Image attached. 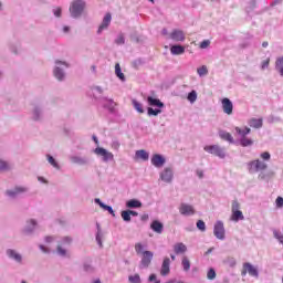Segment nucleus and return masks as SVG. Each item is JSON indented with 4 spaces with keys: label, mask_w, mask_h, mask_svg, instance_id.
<instances>
[{
    "label": "nucleus",
    "mask_w": 283,
    "mask_h": 283,
    "mask_svg": "<svg viewBox=\"0 0 283 283\" xmlns=\"http://www.w3.org/2000/svg\"><path fill=\"white\" fill-rule=\"evenodd\" d=\"M149 282H156L157 280H156V274H150V276H149Z\"/></svg>",
    "instance_id": "obj_57"
},
{
    "label": "nucleus",
    "mask_w": 283,
    "mask_h": 283,
    "mask_svg": "<svg viewBox=\"0 0 283 283\" xmlns=\"http://www.w3.org/2000/svg\"><path fill=\"white\" fill-rule=\"evenodd\" d=\"M95 202H96V205H98L101 208H102V205H105V203H103V201H101L98 198L95 199Z\"/></svg>",
    "instance_id": "obj_59"
},
{
    "label": "nucleus",
    "mask_w": 283,
    "mask_h": 283,
    "mask_svg": "<svg viewBox=\"0 0 283 283\" xmlns=\"http://www.w3.org/2000/svg\"><path fill=\"white\" fill-rule=\"evenodd\" d=\"M237 134H239V136H241V138H247L248 134H251V128L245 127L244 129L240 128V127H235L234 128Z\"/></svg>",
    "instance_id": "obj_25"
},
{
    "label": "nucleus",
    "mask_w": 283,
    "mask_h": 283,
    "mask_svg": "<svg viewBox=\"0 0 283 283\" xmlns=\"http://www.w3.org/2000/svg\"><path fill=\"white\" fill-rule=\"evenodd\" d=\"M170 53L178 56L180 54H185V46L182 45H172L170 48Z\"/></svg>",
    "instance_id": "obj_19"
},
{
    "label": "nucleus",
    "mask_w": 283,
    "mask_h": 283,
    "mask_svg": "<svg viewBox=\"0 0 283 283\" xmlns=\"http://www.w3.org/2000/svg\"><path fill=\"white\" fill-rule=\"evenodd\" d=\"M268 165L266 163L260 160V159H255L252 160L250 163H248V169L250 174H255L258 171H264L268 169Z\"/></svg>",
    "instance_id": "obj_2"
},
{
    "label": "nucleus",
    "mask_w": 283,
    "mask_h": 283,
    "mask_svg": "<svg viewBox=\"0 0 283 283\" xmlns=\"http://www.w3.org/2000/svg\"><path fill=\"white\" fill-rule=\"evenodd\" d=\"M170 39H172V41H185V32H182L181 30H174L170 33Z\"/></svg>",
    "instance_id": "obj_15"
},
{
    "label": "nucleus",
    "mask_w": 283,
    "mask_h": 283,
    "mask_svg": "<svg viewBox=\"0 0 283 283\" xmlns=\"http://www.w3.org/2000/svg\"><path fill=\"white\" fill-rule=\"evenodd\" d=\"M179 212L181 216H193L196 213V210H193V206L187 205V203H181L179 207Z\"/></svg>",
    "instance_id": "obj_10"
},
{
    "label": "nucleus",
    "mask_w": 283,
    "mask_h": 283,
    "mask_svg": "<svg viewBox=\"0 0 283 283\" xmlns=\"http://www.w3.org/2000/svg\"><path fill=\"white\" fill-rule=\"evenodd\" d=\"M84 10H85V1L83 0H74L71 3L70 12H71V15L74 17V19H76V17H81Z\"/></svg>",
    "instance_id": "obj_1"
},
{
    "label": "nucleus",
    "mask_w": 283,
    "mask_h": 283,
    "mask_svg": "<svg viewBox=\"0 0 283 283\" xmlns=\"http://www.w3.org/2000/svg\"><path fill=\"white\" fill-rule=\"evenodd\" d=\"M231 220L233 222H239V220H244V214L240 211V202L238 200L232 201V214Z\"/></svg>",
    "instance_id": "obj_3"
},
{
    "label": "nucleus",
    "mask_w": 283,
    "mask_h": 283,
    "mask_svg": "<svg viewBox=\"0 0 283 283\" xmlns=\"http://www.w3.org/2000/svg\"><path fill=\"white\" fill-rule=\"evenodd\" d=\"M240 145L241 147H251V145H253V139L249 137H241Z\"/></svg>",
    "instance_id": "obj_28"
},
{
    "label": "nucleus",
    "mask_w": 283,
    "mask_h": 283,
    "mask_svg": "<svg viewBox=\"0 0 283 283\" xmlns=\"http://www.w3.org/2000/svg\"><path fill=\"white\" fill-rule=\"evenodd\" d=\"M96 241H97V244H98L99 247H103V241H102V239H101V232L97 233V235H96Z\"/></svg>",
    "instance_id": "obj_53"
},
{
    "label": "nucleus",
    "mask_w": 283,
    "mask_h": 283,
    "mask_svg": "<svg viewBox=\"0 0 283 283\" xmlns=\"http://www.w3.org/2000/svg\"><path fill=\"white\" fill-rule=\"evenodd\" d=\"M53 74L55 78H57V81H63V78H65V73H63V70H61L60 67H55Z\"/></svg>",
    "instance_id": "obj_27"
},
{
    "label": "nucleus",
    "mask_w": 283,
    "mask_h": 283,
    "mask_svg": "<svg viewBox=\"0 0 283 283\" xmlns=\"http://www.w3.org/2000/svg\"><path fill=\"white\" fill-rule=\"evenodd\" d=\"M39 182H43V185H48V180L43 177L38 178Z\"/></svg>",
    "instance_id": "obj_56"
},
{
    "label": "nucleus",
    "mask_w": 283,
    "mask_h": 283,
    "mask_svg": "<svg viewBox=\"0 0 283 283\" xmlns=\"http://www.w3.org/2000/svg\"><path fill=\"white\" fill-rule=\"evenodd\" d=\"M23 191H28L27 188L23 187H17L14 190H8V196H17V193H23Z\"/></svg>",
    "instance_id": "obj_29"
},
{
    "label": "nucleus",
    "mask_w": 283,
    "mask_h": 283,
    "mask_svg": "<svg viewBox=\"0 0 283 283\" xmlns=\"http://www.w3.org/2000/svg\"><path fill=\"white\" fill-rule=\"evenodd\" d=\"M181 264H182L184 271H189L191 269V261H189L187 256L182 258Z\"/></svg>",
    "instance_id": "obj_31"
},
{
    "label": "nucleus",
    "mask_w": 283,
    "mask_h": 283,
    "mask_svg": "<svg viewBox=\"0 0 283 283\" xmlns=\"http://www.w3.org/2000/svg\"><path fill=\"white\" fill-rule=\"evenodd\" d=\"M93 140H94L95 145H98V138L96 136H93Z\"/></svg>",
    "instance_id": "obj_62"
},
{
    "label": "nucleus",
    "mask_w": 283,
    "mask_h": 283,
    "mask_svg": "<svg viewBox=\"0 0 283 283\" xmlns=\"http://www.w3.org/2000/svg\"><path fill=\"white\" fill-rule=\"evenodd\" d=\"M115 74L117 78H119L120 81H125V74H123V71L120 70V64L118 63L115 65Z\"/></svg>",
    "instance_id": "obj_30"
},
{
    "label": "nucleus",
    "mask_w": 283,
    "mask_h": 283,
    "mask_svg": "<svg viewBox=\"0 0 283 283\" xmlns=\"http://www.w3.org/2000/svg\"><path fill=\"white\" fill-rule=\"evenodd\" d=\"M57 253H59V255H62L63 258H65L67 255V251L65 249H63V244L57 245Z\"/></svg>",
    "instance_id": "obj_39"
},
{
    "label": "nucleus",
    "mask_w": 283,
    "mask_h": 283,
    "mask_svg": "<svg viewBox=\"0 0 283 283\" xmlns=\"http://www.w3.org/2000/svg\"><path fill=\"white\" fill-rule=\"evenodd\" d=\"M260 156L262 160H271V154L269 151H264Z\"/></svg>",
    "instance_id": "obj_47"
},
{
    "label": "nucleus",
    "mask_w": 283,
    "mask_h": 283,
    "mask_svg": "<svg viewBox=\"0 0 283 283\" xmlns=\"http://www.w3.org/2000/svg\"><path fill=\"white\" fill-rule=\"evenodd\" d=\"M61 12H62V9L61 7H56L54 10H53V14L54 17H61Z\"/></svg>",
    "instance_id": "obj_50"
},
{
    "label": "nucleus",
    "mask_w": 283,
    "mask_h": 283,
    "mask_svg": "<svg viewBox=\"0 0 283 283\" xmlns=\"http://www.w3.org/2000/svg\"><path fill=\"white\" fill-rule=\"evenodd\" d=\"M169 264H171V261L169 260V258H165L164 262L161 264V270H160V275L165 276V275H169L170 273V268Z\"/></svg>",
    "instance_id": "obj_14"
},
{
    "label": "nucleus",
    "mask_w": 283,
    "mask_h": 283,
    "mask_svg": "<svg viewBox=\"0 0 283 283\" xmlns=\"http://www.w3.org/2000/svg\"><path fill=\"white\" fill-rule=\"evenodd\" d=\"M198 98V94L196 93V91H192L188 94V101L190 103H196V99Z\"/></svg>",
    "instance_id": "obj_36"
},
{
    "label": "nucleus",
    "mask_w": 283,
    "mask_h": 283,
    "mask_svg": "<svg viewBox=\"0 0 283 283\" xmlns=\"http://www.w3.org/2000/svg\"><path fill=\"white\" fill-rule=\"evenodd\" d=\"M126 207L127 209H140V207H143V202L137 199H130L126 202Z\"/></svg>",
    "instance_id": "obj_17"
},
{
    "label": "nucleus",
    "mask_w": 283,
    "mask_h": 283,
    "mask_svg": "<svg viewBox=\"0 0 283 283\" xmlns=\"http://www.w3.org/2000/svg\"><path fill=\"white\" fill-rule=\"evenodd\" d=\"M197 229H199V231H207V226L205 224V221L198 220L197 221Z\"/></svg>",
    "instance_id": "obj_37"
},
{
    "label": "nucleus",
    "mask_w": 283,
    "mask_h": 283,
    "mask_svg": "<svg viewBox=\"0 0 283 283\" xmlns=\"http://www.w3.org/2000/svg\"><path fill=\"white\" fill-rule=\"evenodd\" d=\"M249 125L250 127H254V129H260V127H262V118H252L250 119Z\"/></svg>",
    "instance_id": "obj_26"
},
{
    "label": "nucleus",
    "mask_w": 283,
    "mask_h": 283,
    "mask_svg": "<svg viewBox=\"0 0 283 283\" xmlns=\"http://www.w3.org/2000/svg\"><path fill=\"white\" fill-rule=\"evenodd\" d=\"M262 48H269V42H263Z\"/></svg>",
    "instance_id": "obj_64"
},
{
    "label": "nucleus",
    "mask_w": 283,
    "mask_h": 283,
    "mask_svg": "<svg viewBox=\"0 0 283 283\" xmlns=\"http://www.w3.org/2000/svg\"><path fill=\"white\" fill-rule=\"evenodd\" d=\"M148 116H158V114H163V111L161 109H154L151 107H148Z\"/></svg>",
    "instance_id": "obj_34"
},
{
    "label": "nucleus",
    "mask_w": 283,
    "mask_h": 283,
    "mask_svg": "<svg viewBox=\"0 0 283 283\" xmlns=\"http://www.w3.org/2000/svg\"><path fill=\"white\" fill-rule=\"evenodd\" d=\"M208 280H216V270L210 269L207 273Z\"/></svg>",
    "instance_id": "obj_42"
},
{
    "label": "nucleus",
    "mask_w": 283,
    "mask_h": 283,
    "mask_svg": "<svg viewBox=\"0 0 283 283\" xmlns=\"http://www.w3.org/2000/svg\"><path fill=\"white\" fill-rule=\"evenodd\" d=\"M150 163L151 165H154V167L160 169V167L165 166L166 159L165 157H163V155L155 154L153 155Z\"/></svg>",
    "instance_id": "obj_9"
},
{
    "label": "nucleus",
    "mask_w": 283,
    "mask_h": 283,
    "mask_svg": "<svg viewBox=\"0 0 283 283\" xmlns=\"http://www.w3.org/2000/svg\"><path fill=\"white\" fill-rule=\"evenodd\" d=\"M40 250L42 253H50V249L45 248V245H40Z\"/></svg>",
    "instance_id": "obj_54"
},
{
    "label": "nucleus",
    "mask_w": 283,
    "mask_h": 283,
    "mask_svg": "<svg viewBox=\"0 0 283 283\" xmlns=\"http://www.w3.org/2000/svg\"><path fill=\"white\" fill-rule=\"evenodd\" d=\"M275 205L277 207V209H282L283 207V198L282 197H277L275 200Z\"/></svg>",
    "instance_id": "obj_45"
},
{
    "label": "nucleus",
    "mask_w": 283,
    "mask_h": 283,
    "mask_svg": "<svg viewBox=\"0 0 283 283\" xmlns=\"http://www.w3.org/2000/svg\"><path fill=\"white\" fill-rule=\"evenodd\" d=\"M213 234L216 235V238H218V240H224V223L218 221L214 224Z\"/></svg>",
    "instance_id": "obj_7"
},
{
    "label": "nucleus",
    "mask_w": 283,
    "mask_h": 283,
    "mask_svg": "<svg viewBox=\"0 0 283 283\" xmlns=\"http://www.w3.org/2000/svg\"><path fill=\"white\" fill-rule=\"evenodd\" d=\"M270 63H271V59L268 57L266 60H264L261 65L262 70H266Z\"/></svg>",
    "instance_id": "obj_49"
},
{
    "label": "nucleus",
    "mask_w": 283,
    "mask_h": 283,
    "mask_svg": "<svg viewBox=\"0 0 283 283\" xmlns=\"http://www.w3.org/2000/svg\"><path fill=\"white\" fill-rule=\"evenodd\" d=\"M124 222H130L132 221V214H129V210H124L120 213Z\"/></svg>",
    "instance_id": "obj_33"
},
{
    "label": "nucleus",
    "mask_w": 283,
    "mask_h": 283,
    "mask_svg": "<svg viewBox=\"0 0 283 283\" xmlns=\"http://www.w3.org/2000/svg\"><path fill=\"white\" fill-rule=\"evenodd\" d=\"M56 64H57V65H59V64H62V65H65V66L67 67V63H65V62L56 61Z\"/></svg>",
    "instance_id": "obj_63"
},
{
    "label": "nucleus",
    "mask_w": 283,
    "mask_h": 283,
    "mask_svg": "<svg viewBox=\"0 0 283 283\" xmlns=\"http://www.w3.org/2000/svg\"><path fill=\"white\" fill-rule=\"evenodd\" d=\"M197 176L199 178H203L205 174L202 172V170H197Z\"/></svg>",
    "instance_id": "obj_58"
},
{
    "label": "nucleus",
    "mask_w": 283,
    "mask_h": 283,
    "mask_svg": "<svg viewBox=\"0 0 283 283\" xmlns=\"http://www.w3.org/2000/svg\"><path fill=\"white\" fill-rule=\"evenodd\" d=\"M128 213H129L130 216H134V217L138 216V212L133 211V210H128Z\"/></svg>",
    "instance_id": "obj_60"
},
{
    "label": "nucleus",
    "mask_w": 283,
    "mask_h": 283,
    "mask_svg": "<svg viewBox=\"0 0 283 283\" xmlns=\"http://www.w3.org/2000/svg\"><path fill=\"white\" fill-rule=\"evenodd\" d=\"M219 136L222 140H227L228 143H233V136L231 135V133L220 130Z\"/></svg>",
    "instance_id": "obj_24"
},
{
    "label": "nucleus",
    "mask_w": 283,
    "mask_h": 283,
    "mask_svg": "<svg viewBox=\"0 0 283 283\" xmlns=\"http://www.w3.org/2000/svg\"><path fill=\"white\" fill-rule=\"evenodd\" d=\"M221 105L224 114H227L228 116H231V114H233V102H231V99L224 97L221 101Z\"/></svg>",
    "instance_id": "obj_6"
},
{
    "label": "nucleus",
    "mask_w": 283,
    "mask_h": 283,
    "mask_svg": "<svg viewBox=\"0 0 283 283\" xmlns=\"http://www.w3.org/2000/svg\"><path fill=\"white\" fill-rule=\"evenodd\" d=\"M63 32H64L65 34H67V32H70V27H64V28H63Z\"/></svg>",
    "instance_id": "obj_61"
},
{
    "label": "nucleus",
    "mask_w": 283,
    "mask_h": 283,
    "mask_svg": "<svg viewBox=\"0 0 283 283\" xmlns=\"http://www.w3.org/2000/svg\"><path fill=\"white\" fill-rule=\"evenodd\" d=\"M205 151L212 154V156H218V158H224V150L218 145H208L203 147Z\"/></svg>",
    "instance_id": "obj_4"
},
{
    "label": "nucleus",
    "mask_w": 283,
    "mask_h": 283,
    "mask_svg": "<svg viewBox=\"0 0 283 283\" xmlns=\"http://www.w3.org/2000/svg\"><path fill=\"white\" fill-rule=\"evenodd\" d=\"M109 23H112V13H106L97 30V33L101 34L103 30H107V28H109Z\"/></svg>",
    "instance_id": "obj_13"
},
{
    "label": "nucleus",
    "mask_w": 283,
    "mask_h": 283,
    "mask_svg": "<svg viewBox=\"0 0 283 283\" xmlns=\"http://www.w3.org/2000/svg\"><path fill=\"white\" fill-rule=\"evenodd\" d=\"M273 235L276 240H279L280 242H282V235H280V231L277 230H274L273 231Z\"/></svg>",
    "instance_id": "obj_52"
},
{
    "label": "nucleus",
    "mask_w": 283,
    "mask_h": 283,
    "mask_svg": "<svg viewBox=\"0 0 283 283\" xmlns=\"http://www.w3.org/2000/svg\"><path fill=\"white\" fill-rule=\"evenodd\" d=\"M197 73L199 74V76H207V74H209V70L206 65H203L197 70Z\"/></svg>",
    "instance_id": "obj_35"
},
{
    "label": "nucleus",
    "mask_w": 283,
    "mask_h": 283,
    "mask_svg": "<svg viewBox=\"0 0 283 283\" xmlns=\"http://www.w3.org/2000/svg\"><path fill=\"white\" fill-rule=\"evenodd\" d=\"M7 169H10L8 163L0 160V171H7Z\"/></svg>",
    "instance_id": "obj_43"
},
{
    "label": "nucleus",
    "mask_w": 283,
    "mask_h": 283,
    "mask_svg": "<svg viewBox=\"0 0 283 283\" xmlns=\"http://www.w3.org/2000/svg\"><path fill=\"white\" fill-rule=\"evenodd\" d=\"M7 255H9V258H11V260H15V262H21V260H22L21 254H19L14 250H8Z\"/></svg>",
    "instance_id": "obj_22"
},
{
    "label": "nucleus",
    "mask_w": 283,
    "mask_h": 283,
    "mask_svg": "<svg viewBox=\"0 0 283 283\" xmlns=\"http://www.w3.org/2000/svg\"><path fill=\"white\" fill-rule=\"evenodd\" d=\"M151 260H154V253L151 251H144L142 258V265L147 268L151 264Z\"/></svg>",
    "instance_id": "obj_12"
},
{
    "label": "nucleus",
    "mask_w": 283,
    "mask_h": 283,
    "mask_svg": "<svg viewBox=\"0 0 283 283\" xmlns=\"http://www.w3.org/2000/svg\"><path fill=\"white\" fill-rule=\"evenodd\" d=\"M247 273H249V275H252V277H258V270L251 265V263H244L243 264V270L241 272V275H247Z\"/></svg>",
    "instance_id": "obj_8"
},
{
    "label": "nucleus",
    "mask_w": 283,
    "mask_h": 283,
    "mask_svg": "<svg viewBox=\"0 0 283 283\" xmlns=\"http://www.w3.org/2000/svg\"><path fill=\"white\" fill-rule=\"evenodd\" d=\"M209 45H211V41H209V40H203V41L200 43L199 48H201V50H207V48H209Z\"/></svg>",
    "instance_id": "obj_41"
},
{
    "label": "nucleus",
    "mask_w": 283,
    "mask_h": 283,
    "mask_svg": "<svg viewBox=\"0 0 283 283\" xmlns=\"http://www.w3.org/2000/svg\"><path fill=\"white\" fill-rule=\"evenodd\" d=\"M160 180L171 182V180H174V170H171V168H165L164 171L160 172Z\"/></svg>",
    "instance_id": "obj_11"
},
{
    "label": "nucleus",
    "mask_w": 283,
    "mask_h": 283,
    "mask_svg": "<svg viewBox=\"0 0 283 283\" xmlns=\"http://www.w3.org/2000/svg\"><path fill=\"white\" fill-rule=\"evenodd\" d=\"M133 105L139 114H145V109L143 108V104H140L138 101L133 99Z\"/></svg>",
    "instance_id": "obj_32"
},
{
    "label": "nucleus",
    "mask_w": 283,
    "mask_h": 283,
    "mask_svg": "<svg viewBox=\"0 0 283 283\" xmlns=\"http://www.w3.org/2000/svg\"><path fill=\"white\" fill-rule=\"evenodd\" d=\"M130 283H140V275L135 274L128 277Z\"/></svg>",
    "instance_id": "obj_40"
},
{
    "label": "nucleus",
    "mask_w": 283,
    "mask_h": 283,
    "mask_svg": "<svg viewBox=\"0 0 283 283\" xmlns=\"http://www.w3.org/2000/svg\"><path fill=\"white\" fill-rule=\"evenodd\" d=\"M48 161L50 163V165H52V167H54L55 169H59V164L56 163V159H54V157L49 155Z\"/></svg>",
    "instance_id": "obj_38"
},
{
    "label": "nucleus",
    "mask_w": 283,
    "mask_h": 283,
    "mask_svg": "<svg viewBox=\"0 0 283 283\" xmlns=\"http://www.w3.org/2000/svg\"><path fill=\"white\" fill-rule=\"evenodd\" d=\"M62 244H72V238L64 237L63 240H62Z\"/></svg>",
    "instance_id": "obj_51"
},
{
    "label": "nucleus",
    "mask_w": 283,
    "mask_h": 283,
    "mask_svg": "<svg viewBox=\"0 0 283 283\" xmlns=\"http://www.w3.org/2000/svg\"><path fill=\"white\" fill-rule=\"evenodd\" d=\"M174 252L176 253V255H182L187 253V245H185V243L182 242L176 243L174 245Z\"/></svg>",
    "instance_id": "obj_16"
},
{
    "label": "nucleus",
    "mask_w": 283,
    "mask_h": 283,
    "mask_svg": "<svg viewBox=\"0 0 283 283\" xmlns=\"http://www.w3.org/2000/svg\"><path fill=\"white\" fill-rule=\"evenodd\" d=\"M275 70L279 72L280 76H283V56L276 59Z\"/></svg>",
    "instance_id": "obj_23"
},
{
    "label": "nucleus",
    "mask_w": 283,
    "mask_h": 283,
    "mask_svg": "<svg viewBox=\"0 0 283 283\" xmlns=\"http://www.w3.org/2000/svg\"><path fill=\"white\" fill-rule=\"evenodd\" d=\"M150 229H153L155 233H163L164 226L160 221L155 220L150 224Z\"/></svg>",
    "instance_id": "obj_20"
},
{
    "label": "nucleus",
    "mask_w": 283,
    "mask_h": 283,
    "mask_svg": "<svg viewBox=\"0 0 283 283\" xmlns=\"http://www.w3.org/2000/svg\"><path fill=\"white\" fill-rule=\"evenodd\" d=\"M147 103L151 107H165V104L163 102H160V99L154 98L153 96L147 97Z\"/></svg>",
    "instance_id": "obj_18"
},
{
    "label": "nucleus",
    "mask_w": 283,
    "mask_h": 283,
    "mask_svg": "<svg viewBox=\"0 0 283 283\" xmlns=\"http://www.w3.org/2000/svg\"><path fill=\"white\" fill-rule=\"evenodd\" d=\"M115 43H117V45H123V44L125 43V36H123V34H120V35L116 39Z\"/></svg>",
    "instance_id": "obj_48"
},
{
    "label": "nucleus",
    "mask_w": 283,
    "mask_h": 283,
    "mask_svg": "<svg viewBox=\"0 0 283 283\" xmlns=\"http://www.w3.org/2000/svg\"><path fill=\"white\" fill-rule=\"evenodd\" d=\"M45 242L48 244H50V242H54V238L53 237H45Z\"/></svg>",
    "instance_id": "obj_55"
},
{
    "label": "nucleus",
    "mask_w": 283,
    "mask_h": 283,
    "mask_svg": "<svg viewBox=\"0 0 283 283\" xmlns=\"http://www.w3.org/2000/svg\"><path fill=\"white\" fill-rule=\"evenodd\" d=\"M102 209H104V211H108V213H111V216H115L114 209L112 208V206L102 205Z\"/></svg>",
    "instance_id": "obj_44"
},
{
    "label": "nucleus",
    "mask_w": 283,
    "mask_h": 283,
    "mask_svg": "<svg viewBox=\"0 0 283 283\" xmlns=\"http://www.w3.org/2000/svg\"><path fill=\"white\" fill-rule=\"evenodd\" d=\"M136 158L139 160H149V153H147L145 149L137 150L135 153Z\"/></svg>",
    "instance_id": "obj_21"
},
{
    "label": "nucleus",
    "mask_w": 283,
    "mask_h": 283,
    "mask_svg": "<svg viewBox=\"0 0 283 283\" xmlns=\"http://www.w3.org/2000/svg\"><path fill=\"white\" fill-rule=\"evenodd\" d=\"M94 151L97 156H102L104 163H108V160H114V154L107 151V149L103 147H97Z\"/></svg>",
    "instance_id": "obj_5"
},
{
    "label": "nucleus",
    "mask_w": 283,
    "mask_h": 283,
    "mask_svg": "<svg viewBox=\"0 0 283 283\" xmlns=\"http://www.w3.org/2000/svg\"><path fill=\"white\" fill-rule=\"evenodd\" d=\"M143 249H144L143 243H136L135 244L136 253H138V254L143 253Z\"/></svg>",
    "instance_id": "obj_46"
}]
</instances>
